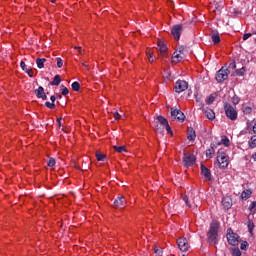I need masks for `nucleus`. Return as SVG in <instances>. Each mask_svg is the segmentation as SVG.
Returning <instances> with one entry per match:
<instances>
[{"label":"nucleus","mask_w":256,"mask_h":256,"mask_svg":"<svg viewBox=\"0 0 256 256\" xmlns=\"http://www.w3.org/2000/svg\"><path fill=\"white\" fill-rule=\"evenodd\" d=\"M176 51H178V53H180V54L183 55V53H185V46H180V47L178 48V50H176Z\"/></svg>","instance_id":"nucleus-46"},{"label":"nucleus","mask_w":256,"mask_h":256,"mask_svg":"<svg viewBox=\"0 0 256 256\" xmlns=\"http://www.w3.org/2000/svg\"><path fill=\"white\" fill-rule=\"evenodd\" d=\"M55 97H56V99H62L63 96H61V94L57 93Z\"/></svg>","instance_id":"nucleus-56"},{"label":"nucleus","mask_w":256,"mask_h":256,"mask_svg":"<svg viewBox=\"0 0 256 256\" xmlns=\"http://www.w3.org/2000/svg\"><path fill=\"white\" fill-rule=\"evenodd\" d=\"M56 60L58 69H61V67H63V59L57 58Z\"/></svg>","instance_id":"nucleus-43"},{"label":"nucleus","mask_w":256,"mask_h":256,"mask_svg":"<svg viewBox=\"0 0 256 256\" xmlns=\"http://www.w3.org/2000/svg\"><path fill=\"white\" fill-rule=\"evenodd\" d=\"M83 67H86L87 70H89V66L85 63H82Z\"/></svg>","instance_id":"nucleus-57"},{"label":"nucleus","mask_w":256,"mask_h":256,"mask_svg":"<svg viewBox=\"0 0 256 256\" xmlns=\"http://www.w3.org/2000/svg\"><path fill=\"white\" fill-rule=\"evenodd\" d=\"M245 71H246L245 67H242V68H240V69H237V70H236V75H237L238 77H243V75H245Z\"/></svg>","instance_id":"nucleus-35"},{"label":"nucleus","mask_w":256,"mask_h":256,"mask_svg":"<svg viewBox=\"0 0 256 256\" xmlns=\"http://www.w3.org/2000/svg\"><path fill=\"white\" fill-rule=\"evenodd\" d=\"M51 102H45V107H47L48 109H55L56 105H55V101H57V97L56 96H51L50 97Z\"/></svg>","instance_id":"nucleus-22"},{"label":"nucleus","mask_w":256,"mask_h":256,"mask_svg":"<svg viewBox=\"0 0 256 256\" xmlns=\"http://www.w3.org/2000/svg\"><path fill=\"white\" fill-rule=\"evenodd\" d=\"M20 67H21L22 71H25L29 77H33V70L27 68V65L25 64L24 61H21Z\"/></svg>","instance_id":"nucleus-21"},{"label":"nucleus","mask_w":256,"mask_h":256,"mask_svg":"<svg viewBox=\"0 0 256 256\" xmlns=\"http://www.w3.org/2000/svg\"><path fill=\"white\" fill-rule=\"evenodd\" d=\"M60 91H61V94L64 96L69 95V89L67 87H65V85L60 86Z\"/></svg>","instance_id":"nucleus-33"},{"label":"nucleus","mask_w":256,"mask_h":256,"mask_svg":"<svg viewBox=\"0 0 256 256\" xmlns=\"http://www.w3.org/2000/svg\"><path fill=\"white\" fill-rule=\"evenodd\" d=\"M71 87H72L73 91H80L81 84H79V82H73Z\"/></svg>","instance_id":"nucleus-36"},{"label":"nucleus","mask_w":256,"mask_h":256,"mask_svg":"<svg viewBox=\"0 0 256 256\" xmlns=\"http://www.w3.org/2000/svg\"><path fill=\"white\" fill-rule=\"evenodd\" d=\"M39 99H42V101H47V94H43Z\"/></svg>","instance_id":"nucleus-52"},{"label":"nucleus","mask_w":256,"mask_h":256,"mask_svg":"<svg viewBox=\"0 0 256 256\" xmlns=\"http://www.w3.org/2000/svg\"><path fill=\"white\" fill-rule=\"evenodd\" d=\"M207 243L217 245L219 243V222L212 221L207 232Z\"/></svg>","instance_id":"nucleus-2"},{"label":"nucleus","mask_w":256,"mask_h":256,"mask_svg":"<svg viewBox=\"0 0 256 256\" xmlns=\"http://www.w3.org/2000/svg\"><path fill=\"white\" fill-rule=\"evenodd\" d=\"M215 144H211L210 148L206 150V157L208 159H213V156L215 155Z\"/></svg>","instance_id":"nucleus-18"},{"label":"nucleus","mask_w":256,"mask_h":256,"mask_svg":"<svg viewBox=\"0 0 256 256\" xmlns=\"http://www.w3.org/2000/svg\"><path fill=\"white\" fill-rule=\"evenodd\" d=\"M96 159L97 161H105V159H107V155L96 152Z\"/></svg>","instance_id":"nucleus-32"},{"label":"nucleus","mask_w":256,"mask_h":256,"mask_svg":"<svg viewBox=\"0 0 256 256\" xmlns=\"http://www.w3.org/2000/svg\"><path fill=\"white\" fill-rule=\"evenodd\" d=\"M253 34H251V33H245L244 35H243V41H247V39H249V37H251Z\"/></svg>","instance_id":"nucleus-45"},{"label":"nucleus","mask_w":256,"mask_h":256,"mask_svg":"<svg viewBox=\"0 0 256 256\" xmlns=\"http://www.w3.org/2000/svg\"><path fill=\"white\" fill-rule=\"evenodd\" d=\"M113 115H114V119H116V120L121 119V114H119V112L115 111V112L113 113Z\"/></svg>","instance_id":"nucleus-47"},{"label":"nucleus","mask_w":256,"mask_h":256,"mask_svg":"<svg viewBox=\"0 0 256 256\" xmlns=\"http://www.w3.org/2000/svg\"><path fill=\"white\" fill-rule=\"evenodd\" d=\"M46 62H47V59H45V58L36 59V65H37L38 69H43V67H45Z\"/></svg>","instance_id":"nucleus-25"},{"label":"nucleus","mask_w":256,"mask_h":256,"mask_svg":"<svg viewBox=\"0 0 256 256\" xmlns=\"http://www.w3.org/2000/svg\"><path fill=\"white\" fill-rule=\"evenodd\" d=\"M158 48L162 57H167V45H165L164 41H158Z\"/></svg>","instance_id":"nucleus-14"},{"label":"nucleus","mask_w":256,"mask_h":256,"mask_svg":"<svg viewBox=\"0 0 256 256\" xmlns=\"http://www.w3.org/2000/svg\"><path fill=\"white\" fill-rule=\"evenodd\" d=\"M153 251L156 256H163V248L154 247Z\"/></svg>","instance_id":"nucleus-34"},{"label":"nucleus","mask_w":256,"mask_h":256,"mask_svg":"<svg viewBox=\"0 0 256 256\" xmlns=\"http://www.w3.org/2000/svg\"><path fill=\"white\" fill-rule=\"evenodd\" d=\"M169 77H171V75L170 74H166V78L169 79Z\"/></svg>","instance_id":"nucleus-60"},{"label":"nucleus","mask_w":256,"mask_h":256,"mask_svg":"<svg viewBox=\"0 0 256 256\" xmlns=\"http://www.w3.org/2000/svg\"><path fill=\"white\" fill-rule=\"evenodd\" d=\"M252 111H253V108H251L249 106H246V107L243 108V114L244 115H249V114L252 113Z\"/></svg>","instance_id":"nucleus-37"},{"label":"nucleus","mask_w":256,"mask_h":256,"mask_svg":"<svg viewBox=\"0 0 256 256\" xmlns=\"http://www.w3.org/2000/svg\"><path fill=\"white\" fill-rule=\"evenodd\" d=\"M201 174L205 177V179H208V181H211V170L205 167V164H201Z\"/></svg>","instance_id":"nucleus-15"},{"label":"nucleus","mask_w":256,"mask_h":256,"mask_svg":"<svg viewBox=\"0 0 256 256\" xmlns=\"http://www.w3.org/2000/svg\"><path fill=\"white\" fill-rule=\"evenodd\" d=\"M177 245L180 251H189V242L187 241V238H179L177 240Z\"/></svg>","instance_id":"nucleus-12"},{"label":"nucleus","mask_w":256,"mask_h":256,"mask_svg":"<svg viewBox=\"0 0 256 256\" xmlns=\"http://www.w3.org/2000/svg\"><path fill=\"white\" fill-rule=\"evenodd\" d=\"M229 73L231 71L227 66H222L216 73V81L217 83H223V81H227L229 79Z\"/></svg>","instance_id":"nucleus-4"},{"label":"nucleus","mask_w":256,"mask_h":256,"mask_svg":"<svg viewBox=\"0 0 256 256\" xmlns=\"http://www.w3.org/2000/svg\"><path fill=\"white\" fill-rule=\"evenodd\" d=\"M207 119H209V121H213L215 119V111H213V109L211 108H207L205 111H204Z\"/></svg>","instance_id":"nucleus-20"},{"label":"nucleus","mask_w":256,"mask_h":256,"mask_svg":"<svg viewBox=\"0 0 256 256\" xmlns=\"http://www.w3.org/2000/svg\"><path fill=\"white\" fill-rule=\"evenodd\" d=\"M181 33H183V24H177L172 27L171 34L175 41H179V39H181Z\"/></svg>","instance_id":"nucleus-10"},{"label":"nucleus","mask_w":256,"mask_h":256,"mask_svg":"<svg viewBox=\"0 0 256 256\" xmlns=\"http://www.w3.org/2000/svg\"><path fill=\"white\" fill-rule=\"evenodd\" d=\"M148 59L150 63H153V54H150Z\"/></svg>","instance_id":"nucleus-54"},{"label":"nucleus","mask_w":256,"mask_h":256,"mask_svg":"<svg viewBox=\"0 0 256 256\" xmlns=\"http://www.w3.org/2000/svg\"><path fill=\"white\" fill-rule=\"evenodd\" d=\"M61 119L62 118H57L58 127H61Z\"/></svg>","instance_id":"nucleus-55"},{"label":"nucleus","mask_w":256,"mask_h":256,"mask_svg":"<svg viewBox=\"0 0 256 256\" xmlns=\"http://www.w3.org/2000/svg\"><path fill=\"white\" fill-rule=\"evenodd\" d=\"M127 205V199L123 195H119L113 203L114 209H124V207Z\"/></svg>","instance_id":"nucleus-11"},{"label":"nucleus","mask_w":256,"mask_h":256,"mask_svg":"<svg viewBox=\"0 0 256 256\" xmlns=\"http://www.w3.org/2000/svg\"><path fill=\"white\" fill-rule=\"evenodd\" d=\"M252 191L247 189V190H244L242 193H241V198L243 199V201H247V199H249L252 195Z\"/></svg>","instance_id":"nucleus-24"},{"label":"nucleus","mask_w":256,"mask_h":256,"mask_svg":"<svg viewBox=\"0 0 256 256\" xmlns=\"http://www.w3.org/2000/svg\"><path fill=\"white\" fill-rule=\"evenodd\" d=\"M230 67H232V69H237V64L235 63V60H233V61L230 63Z\"/></svg>","instance_id":"nucleus-51"},{"label":"nucleus","mask_w":256,"mask_h":256,"mask_svg":"<svg viewBox=\"0 0 256 256\" xmlns=\"http://www.w3.org/2000/svg\"><path fill=\"white\" fill-rule=\"evenodd\" d=\"M48 167H55V160L54 158H50L47 162Z\"/></svg>","instance_id":"nucleus-42"},{"label":"nucleus","mask_w":256,"mask_h":256,"mask_svg":"<svg viewBox=\"0 0 256 256\" xmlns=\"http://www.w3.org/2000/svg\"><path fill=\"white\" fill-rule=\"evenodd\" d=\"M174 89L176 93H183V91L189 89V83L185 80H178L175 83Z\"/></svg>","instance_id":"nucleus-8"},{"label":"nucleus","mask_w":256,"mask_h":256,"mask_svg":"<svg viewBox=\"0 0 256 256\" xmlns=\"http://www.w3.org/2000/svg\"><path fill=\"white\" fill-rule=\"evenodd\" d=\"M253 35H256V31L253 32Z\"/></svg>","instance_id":"nucleus-62"},{"label":"nucleus","mask_w":256,"mask_h":256,"mask_svg":"<svg viewBox=\"0 0 256 256\" xmlns=\"http://www.w3.org/2000/svg\"><path fill=\"white\" fill-rule=\"evenodd\" d=\"M212 5H213L215 11H220V9L223 8V2H221V0H214L212 2Z\"/></svg>","instance_id":"nucleus-23"},{"label":"nucleus","mask_w":256,"mask_h":256,"mask_svg":"<svg viewBox=\"0 0 256 256\" xmlns=\"http://www.w3.org/2000/svg\"><path fill=\"white\" fill-rule=\"evenodd\" d=\"M74 49H78L79 55H82L81 47L75 46Z\"/></svg>","instance_id":"nucleus-53"},{"label":"nucleus","mask_w":256,"mask_h":256,"mask_svg":"<svg viewBox=\"0 0 256 256\" xmlns=\"http://www.w3.org/2000/svg\"><path fill=\"white\" fill-rule=\"evenodd\" d=\"M252 159L256 161V152L252 155Z\"/></svg>","instance_id":"nucleus-58"},{"label":"nucleus","mask_w":256,"mask_h":256,"mask_svg":"<svg viewBox=\"0 0 256 256\" xmlns=\"http://www.w3.org/2000/svg\"><path fill=\"white\" fill-rule=\"evenodd\" d=\"M239 101H241V99H239V97H233L232 98L233 105H239Z\"/></svg>","instance_id":"nucleus-44"},{"label":"nucleus","mask_w":256,"mask_h":256,"mask_svg":"<svg viewBox=\"0 0 256 256\" xmlns=\"http://www.w3.org/2000/svg\"><path fill=\"white\" fill-rule=\"evenodd\" d=\"M183 201L186 203L187 207L195 209L199 207L201 203V196H199V190L192 189L188 195L182 196Z\"/></svg>","instance_id":"nucleus-1"},{"label":"nucleus","mask_w":256,"mask_h":256,"mask_svg":"<svg viewBox=\"0 0 256 256\" xmlns=\"http://www.w3.org/2000/svg\"><path fill=\"white\" fill-rule=\"evenodd\" d=\"M197 161V158L193 154H185L183 155V165L184 167H193Z\"/></svg>","instance_id":"nucleus-9"},{"label":"nucleus","mask_w":256,"mask_h":256,"mask_svg":"<svg viewBox=\"0 0 256 256\" xmlns=\"http://www.w3.org/2000/svg\"><path fill=\"white\" fill-rule=\"evenodd\" d=\"M187 139L188 141H195L197 139V134L193 128H189L187 132Z\"/></svg>","instance_id":"nucleus-19"},{"label":"nucleus","mask_w":256,"mask_h":256,"mask_svg":"<svg viewBox=\"0 0 256 256\" xmlns=\"http://www.w3.org/2000/svg\"><path fill=\"white\" fill-rule=\"evenodd\" d=\"M248 246H249V243L247 241H244L241 243L240 249H242V251H245V250H247Z\"/></svg>","instance_id":"nucleus-40"},{"label":"nucleus","mask_w":256,"mask_h":256,"mask_svg":"<svg viewBox=\"0 0 256 256\" xmlns=\"http://www.w3.org/2000/svg\"><path fill=\"white\" fill-rule=\"evenodd\" d=\"M215 102V96L210 95L208 99L206 100L207 105H212V103Z\"/></svg>","instance_id":"nucleus-39"},{"label":"nucleus","mask_w":256,"mask_h":256,"mask_svg":"<svg viewBox=\"0 0 256 256\" xmlns=\"http://www.w3.org/2000/svg\"><path fill=\"white\" fill-rule=\"evenodd\" d=\"M222 206L225 211H229V209H231V207L233 206V200L229 197H224L222 199Z\"/></svg>","instance_id":"nucleus-13"},{"label":"nucleus","mask_w":256,"mask_h":256,"mask_svg":"<svg viewBox=\"0 0 256 256\" xmlns=\"http://www.w3.org/2000/svg\"><path fill=\"white\" fill-rule=\"evenodd\" d=\"M255 228V224L253 222L248 223V231L250 235H253V229Z\"/></svg>","instance_id":"nucleus-38"},{"label":"nucleus","mask_w":256,"mask_h":256,"mask_svg":"<svg viewBox=\"0 0 256 256\" xmlns=\"http://www.w3.org/2000/svg\"><path fill=\"white\" fill-rule=\"evenodd\" d=\"M224 111H225L226 117H228L230 121L237 120V117H238L237 110L233 107V105L227 102L224 103Z\"/></svg>","instance_id":"nucleus-5"},{"label":"nucleus","mask_w":256,"mask_h":256,"mask_svg":"<svg viewBox=\"0 0 256 256\" xmlns=\"http://www.w3.org/2000/svg\"><path fill=\"white\" fill-rule=\"evenodd\" d=\"M253 133L256 134V124L253 126Z\"/></svg>","instance_id":"nucleus-59"},{"label":"nucleus","mask_w":256,"mask_h":256,"mask_svg":"<svg viewBox=\"0 0 256 256\" xmlns=\"http://www.w3.org/2000/svg\"><path fill=\"white\" fill-rule=\"evenodd\" d=\"M249 149H255L256 147V136H252L248 142Z\"/></svg>","instance_id":"nucleus-30"},{"label":"nucleus","mask_w":256,"mask_h":256,"mask_svg":"<svg viewBox=\"0 0 256 256\" xmlns=\"http://www.w3.org/2000/svg\"><path fill=\"white\" fill-rule=\"evenodd\" d=\"M226 237L229 245H239V235L233 232V230L229 229Z\"/></svg>","instance_id":"nucleus-7"},{"label":"nucleus","mask_w":256,"mask_h":256,"mask_svg":"<svg viewBox=\"0 0 256 256\" xmlns=\"http://www.w3.org/2000/svg\"><path fill=\"white\" fill-rule=\"evenodd\" d=\"M50 1H51V3H55L56 0H50Z\"/></svg>","instance_id":"nucleus-61"},{"label":"nucleus","mask_w":256,"mask_h":256,"mask_svg":"<svg viewBox=\"0 0 256 256\" xmlns=\"http://www.w3.org/2000/svg\"><path fill=\"white\" fill-rule=\"evenodd\" d=\"M167 133H171V135L173 134V132L171 131V126L169 124H167L166 126H164Z\"/></svg>","instance_id":"nucleus-50"},{"label":"nucleus","mask_w":256,"mask_h":256,"mask_svg":"<svg viewBox=\"0 0 256 256\" xmlns=\"http://www.w3.org/2000/svg\"><path fill=\"white\" fill-rule=\"evenodd\" d=\"M116 153H127V148L125 146H113Z\"/></svg>","instance_id":"nucleus-31"},{"label":"nucleus","mask_w":256,"mask_h":256,"mask_svg":"<svg viewBox=\"0 0 256 256\" xmlns=\"http://www.w3.org/2000/svg\"><path fill=\"white\" fill-rule=\"evenodd\" d=\"M180 61H183V55L176 50L172 56V63L177 65Z\"/></svg>","instance_id":"nucleus-16"},{"label":"nucleus","mask_w":256,"mask_h":256,"mask_svg":"<svg viewBox=\"0 0 256 256\" xmlns=\"http://www.w3.org/2000/svg\"><path fill=\"white\" fill-rule=\"evenodd\" d=\"M155 131H156V133H163V129H161V127H159V125L157 124V122H156Z\"/></svg>","instance_id":"nucleus-48"},{"label":"nucleus","mask_w":256,"mask_h":256,"mask_svg":"<svg viewBox=\"0 0 256 256\" xmlns=\"http://www.w3.org/2000/svg\"><path fill=\"white\" fill-rule=\"evenodd\" d=\"M50 85H55L56 87H59L61 85V76L60 75H55L53 78V81L50 82Z\"/></svg>","instance_id":"nucleus-26"},{"label":"nucleus","mask_w":256,"mask_h":256,"mask_svg":"<svg viewBox=\"0 0 256 256\" xmlns=\"http://www.w3.org/2000/svg\"><path fill=\"white\" fill-rule=\"evenodd\" d=\"M232 255L233 256H241V250H239V248H234L232 250Z\"/></svg>","instance_id":"nucleus-41"},{"label":"nucleus","mask_w":256,"mask_h":256,"mask_svg":"<svg viewBox=\"0 0 256 256\" xmlns=\"http://www.w3.org/2000/svg\"><path fill=\"white\" fill-rule=\"evenodd\" d=\"M217 145H224L225 147H229V138L227 136H222L221 142H218Z\"/></svg>","instance_id":"nucleus-28"},{"label":"nucleus","mask_w":256,"mask_h":256,"mask_svg":"<svg viewBox=\"0 0 256 256\" xmlns=\"http://www.w3.org/2000/svg\"><path fill=\"white\" fill-rule=\"evenodd\" d=\"M157 121L160 123V125H162V127H165L169 124V121H167V119L163 116H157Z\"/></svg>","instance_id":"nucleus-29"},{"label":"nucleus","mask_w":256,"mask_h":256,"mask_svg":"<svg viewBox=\"0 0 256 256\" xmlns=\"http://www.w3.org/2000/svg\"><path fill=\"white\" fill-rule=\"evenodd\" d=\"M211 39H212L214 45L221 43V37L219 36V32H217L215 30H213L211 32Z\"/></svg>","instance_id":"nucleus-17"},{"label":"nucleus","mask_w":256,"mask_h":256,"mask_svg":"<svg viewBox=\"0 0 256 256\" xmlns=\"http://www.w3.org/2000/svg\"><path fill=\"white\" fill-rule=\"evenodd\" d=\"M255 208H256V202L255 201L251 202V204L249 205L250 211H253V209H255Z\"/></svg>","instance_id":"nucleus-49"},{"label":"nucleus","mask_w":256,"mask_h":256,"mask_svg":"<svg viewBox=\"0 0 256 256\" xmlns=\"http://www.w3.org/2000/svg\"><path fill=\"white\" fill-rule=\"evenodd\" d=\"M217 163L220 169H227L229 167V158L225 149L220 148L217 152Z\"/></svg>","instance_id":"nucleus-3"},{"label":"nucleus","mask_w":256,"mask_h":256,"mask_svg":"<svg viewBox=\"0 0 256 256\" xmlns=\"http://www.w3.org/2000/svg\"><path fill=\"white\" fill-rule=\"evenodd\" d=\"M36 97L39 99L40 97H42V95H45V88H43V86L38 87V89H36L34 91Z\"/></svg>","instance_id":"nucleus-27"},{"label":"nucleus","mask_w":256,"mask_h":256,"mask_svg":"<svg viewBox=\"0 0 256 256\" xmlns=\"http://www.w3.org/2000/svg\"><path fill=\"white\" fill-rule=\"evenodd\" d=\"M171 119L172 121H180L181 123H183V121H185V114L177 108H171Z\"/></svg>","instance_id":"nucleus-6"}]
</instances>
